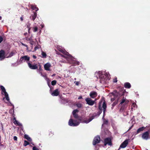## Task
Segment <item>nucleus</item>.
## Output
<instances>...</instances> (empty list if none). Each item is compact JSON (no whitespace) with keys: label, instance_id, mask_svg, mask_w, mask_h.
Masks as SVG:
<instances>
[{"label":"nucleus","instance_id":"1","mask_svg":"<svg viewBox=\"0 0 150 150\" xmlns=\"http://www.w3.org/2000/svg\"><path fill=\"white\" fill-rule=\"evenodd\" d=\"M95 75L98 79V78H99L100 82L102 84H103L105 82V81L106 80V78L108 76V74H103L101 71L96 72Z\"/></svg>","mask_w":150,"mask_h":150},{"label":"nucleus","instance_id":"39","mask_svg":"<svg viewBox=\"0 0 150 150\" xmlns=\"http://www.w3.org/2000/svg\"><path fill=\"white\" fill-rule=\"evenodd\" d=\"M117 103V101H115L112 104V105L113 107H114V106H115L116 105V104Z\"/></svg>","mask_w":150,"mask_h":150},{"label":"nucleus","instance_id":"53","mask_svg":"<svg viewBox=\"0 0 150 150\" xmlns=\"http://www.w3.org/2000/svg\"><path fill=\"white\" fill-rule=\"evenodd\" d=\"M28 34V33H24V35H25V36H26V35H27Z\"/></svg>","mask_w":150,"mask_h":150},{"label":"nucleus","instance_id":"32","mask_svg":"<svg viewBox=\"0 0 150 150\" xmlns=\"http://www.w3.org/2000/svg\"><path fill=\"white\" fill-rule=\"evenodd\" d=\"M29 143L27 141L25 140L24 141V143L23 144V145L24 146H26L28 145H29Z\"/></svg>","mask_w":150,"mask_h":150},{"label":"nucleus","instance_id":"36","mask_svg":"<svg viewBox=\"0 0 150 150\" xmlns=\"http://www.w3.org/2000/svg\"><path fill=\"white\" fill-rule=\"evenodd\" d=\"M16 53V52H11V53H10V57L14 55Z\"/></svg>","mask_w":150,"mask_h":150},{"label":"nucleus","instance_id":"4","mask_svg":"<svg viewBox=\"0 0 150 150\" xmlns=\"http://www.w3.org/2000/svg\"><path fill=\"white\" fill-rule=\"evenodd\" d=\"M80 123L76 120H73L72 119H70L69 122V125L71 126H76L78 125Z\"/></svg>","mask_w":150,"mask_h":150},{"label":"nucleus","instance_id":"5","mask_svg":"<svg viewBox=\"0 0 150 150\" xmlns=\"http://www.w3.org/2000/svg\"><path fill=\"white\" fill-rule=\"evenodd\" d=\"M112 94L114 97L119 98L124 96V93L123 91H120L117 92L116 91H115L114 92L112 93Z\"/></svg>","mask_w":150,"mask_h":150},{"label":"nucleus","instance_id":"6","mask_svg":"<svg viewBox=\"0 0 150 150\" xmlns=\"http://www.w3.org/2000/svg\"><path fill=\"white\" fill-rule=\"evenodd\" d=\"M107 144L110 146L112 145L111 139L110 137L106 138L104 140V145L106 146Z\"/></svg>","mask_w":150,"mask_h":150},{"label":"nucleus","instance_id":"9","mask_svg":"<svg viewBox=\"0 0 150 150\" xmlns=\"http://www.w3.org/2000/svg\"><path fill=\"white\" fill-rule=\"evenodd\" d=\"M87 103L90 105H93L94 104L95 101L92 100L90 98H87L85 99Z\"/></svg>","mask_w":150,"mask_h":150},{"label":"nucleus","instance_id":"47","mask_svg":"<svg viewBox=\"0 0 150 150\" xmlns=\"http://www.w3.org/2000/svg\"><path fill=\"white\" fill-rule=\"evenodd\" d=\"M3 38L1 37H0V43H1L3 41Z\"/></svg>","mask_w":150,"mask_h":150},{"label":"nucleus","instance_id":"54","mask_svg":"<svg viewBox=\"0 0 150 150\" xmlns=\"http://www.w3.org/2000/svg\"><path fill=\"white\" fill-rule=\"evenodd\" d=\"M37 49H38V47H35V50H36Z\"/></svg>","mask_w":150,"mask_h":150},{"label":"nucleus","instance_id":"20","mask_svg":"<svg viewBox=\"0 0 150 150\" xmlns=\"http://www.w3.org/2000/svg\"><path fill=\"white\" fill-rule=\"evenodd\" d=\"M59 92L58 89H56L53 91L51 93L53 96H57L59 94Z\"/></svg>","mask_w":150,"mask_h":150},{"label":"nucleus","instance_id":"15","mask_svg":"<svg viewBox=\"0 0 150 150\" xmlns=\"http://www.w3.org/2000/svg\"><path fill=\"white\" fill-rule=\"evenodd\" d=\"M72 56L71 57L69 58L71 59L70 62V63L73 65H79L80 64V62L72 59Z\"/></svg>","mask_w":150,"mask_h":150},{"label":"nucleus","instance_id":"37","mask_svg":"<svg viewBox=\"0 0 150 150\" xmlns=\"http://www.w3.org/2000/svg\"><path fill=\"white\" fill-rule=\"evenodd\" d=\"M10 107H11V108L13 110V112H14V106L10 102Z\"/></svg>","mask_w":150,"mask_h":150},{"label":"nucleus","instance_id":"7","mask_svg":"<svg viewBox=\"0 0 150 150\" xmlns=\"http://www.w3.org/2000/svg\"><path fill=\"white\" fill-rule=\"evenodd\" d=\"M103 114L102 117V119L103 121L104 120H106L104 118V117L105 116V112L106 110V108H107L106 104V102L105 100H104L103 103Z\"/></svg>","mask_w":150,"mask_h":150},{"label":"nucleus","instance_id":"8","mask_svg":"<svg viewBox=\"0 0 150 150\" xmlns=\"http://www.w3.org/2000/svg\"><path fill=\"white\" fill-rule=\"evenodd\" d=\"M150 130H149L147 131L146 132L143 133L142 135V138L146 140H147L149 138V132Z\"/></svg>","mask_w":150,"mask_h":150},{"label":"nucleus","instance_id":"49","mask_svg":"<svg viewBox=\"0 0 150 150\" xmlns=\"http://www.w3.org/2000/svg\"><path fill=\"white\" fill-rule=\"evenodd\" d=\"M115 100V98H112L111 99V101L112 102L114 101Z\"/></svg>","mask_w":150,"mask_h":150},{"label":"nucleus","instance_id":"51","mask_svg":"<svg viewBox=\"0 0 150 150\" xmlns=\"http://www.w3.org/2000/svg\"><path fill=\"white\" fill-rule=\"evenodd\" d=\"M76 85L78 86L79 85V82L77 81L76 83Z\"/></svg>","mask_w":150,"mask_h":150},{"label":"nucleus","instance_id":"35","mask_svg":"<svg viewBox=\"0 0 150 150\" xmlns=\"http://www.w3.org/2000/svg\"><path fill=\"white\" fill-rule=\"evenodd\" d=\"M76 105L79 108H81L82 107V104L80 103H78L76 104Z\"/></svg>","mask_w":150,"mask_h":150},{"label":"nucleus","instance_id":"18","mask_svg":"<svg viewBox=\"0 0 150 150\" xmlns=\"http://www.w3.org/2000/svg\"><path fill=\"white\" fill-rule=\"evenodd\" d=\"M95 117V116L93 115L88 119H84L83 121V122L84 123H88L91 122L93 119Z\"/></svg>","mask_w":150,"mask_h":150},{"label":"nucleus","instance_id":"50","mask_svg":"<svg viewBox=\"0 0 150 150\" xmlns=\"http://www.w3.org/2000/svg\"><path fill=\"white\" fill-rule=\"evenodd\" d=\"M82 98V96H80L78 98V99H81Z\"/></svg>","mask_w":150,"mask_h":150},{"label":"nucleus","instance_id":"40","mask_svg":"<svg viewBox=\"0 0 150 150\" xmlns=\"http://www.w3.org/2000/svg\"><path fill=\"white\" fill-rule=\"evenodd\" d=\"M102 108L103 107H102L100 104L98 106V109L99 110L102 111Z\"/></svg>","mask_w":150,"mask_h":150},{"label":"nucleus","instance_id":"2","mask_svg":"<svg viewBox=\"0 0 150 150\" xmlns=\"http://www.w3.org/2000/svg\"><path fill=\"white\" fill-rule=\"evenodd\" d=\"M0 87L2 90V93L3 94H4V95L5 96V97H4L3 98V100L5 101V99L7 101L6 102H9V99L8 96V94L6 92V90L4 87L2 86H0Z\"/></svg>","mask_w":150,"mask_h":150},{"label":"nucleus","instance_id":"58","mask_svg":"<svg viewBox=\"0 0 150 150\" xmlns=\"http://www.w3.org/2000/svg\"><path fill=\"white\" fill-rule=\"evenodd\" d=\"M149 130H150V129Z\"/></svg>","mask_w":150,"mask_h":150},{"label":"nucleus","instance_id":"23","mask_svg":"<svg viewBox=\"0 0 150 150\" xmlns=\"http://www.w3.org/2000/svg\"><path fill=\"white\" fill-rule=\"evenodd\" d=\"M124 96L123 97L122 100L120 103L119 105H122L123 103H125V104H127L129 103V101L127 100H125V98L124 99Z\"/></svg>","mask_w":150,"mask_h":150},{"label":"nucleus","instance_id":"10","mask_svg":"<svg viewBox=\"0 0 150 150\" xmlns=\"http://www.w3.org/2000/svg\"><path fill=\"white\" fill-rule=\"evenodd\" d=\"M100 141V136H97L94 138L93 142V145H95L96 144L99 143Z\"/></svg>","mask_w":150,"mask_h":150},{"label":"nucleus","instance_id":"42","mask_svg":"<svg viewBox=\"0 0 150 150\" xmlns=\"http://www.w3.org/2000/svg\"><path fill=\"white\" fill-rule=\"evenodd\" d=\"M102 111L99 110L97 112V115H98V116H99L101 114V113L102 112Z\"/></svg>","mask_w":150,"mask_h":150},{"label":"nucleus","instance_id":"41","mask_svg":"<svg viewBox=\"0 0 150 150\" xmlns=\"http://www.w3.org/2000/svg\"><path fill=\"white\" fill-rule=\"evenodd\" d=\"M33 150H39V149L36 146H33Z\"/></svg>","mask_w":150,"mask_h":150},{"label":"nucleus","instance_id":"11","mask_svg":"<svg viewBox=\"0 0 150 150\" xmlns=\"http://www.w3.org/2000/svg\"><path fill=\"white\" fill-rule=\"evenodd\" d=\"M128 143V139H126L124 142H123L120 146L118 150L120 148H125L127 145Z\"/></svg>","mask_w":150,"mask_h":150},{"label":"nucleus","instance_id":"12","mask_svg":"<svg viewBox=\"0 0 150 150\" xmlns=\"http://www.w3.org/2000/svg\"><path fill=\"white\" fill-rule=\"evenodd\" d=\"M28 66L30 69H38V67L37 64L33 65L31 64L30 62H27Z\"/></svg>","mask_w":150,"mask_h":150},{"label":"nucleus","instance_id":"55","mask_svg":"<svg viewBox=\"0 0 150 150\" xmlns=\"http://www.w3.org/2000/svg\"><path fill=\"white\" fill-rule=\"evenodd\" d=\"M49 85V86L50 88V90H51V89H52V86L51 87L49 85Z\"/></svg>","mask_w":150,"mask_h":150},{"label":"nucleus","instance_id":"33","mask_svg":"<svg viewBox=\"0 0 150 150\" xmlns=\"http://www.w3.org/2000/svg\"><path fill=\"white\" fill-rule=\"evenodd\" d=\"M57 83L56 81L54 80L52 81L51 82V84L53 86H54Z\"/></svg>","mask_w":150,"mask_h":150},{"label":"nucleus","instance_id":"21","mask_svg":"<svg viewBox=\"0 0 150 150\" xmlns=\"http://www.w3.org/2000/svg\"><path fill=\"white\" fill-rule=\"evenodd\" d=\"M51 65L50 63H47L45 64L44 65V68L47 71L50 70V67Z\"/></svg>","mask_w":150,"mask_h":150},{"label":"nucleus","instance_id":"48","mask_svg":"<svg viewBox=\"0 0 150 150\" xmlns=\"http://www.w3.org/2000/svg\"><path fill=\"white\" fill-rule=\"evenodd\" d=\"M20 20L22 21H23V15L20 18Z\"/></svg>","mask_w":150,"mask_h":150},{"label":"nucleus","instance_id":"14","mask_svg":"<svg viewBox=\"0 0 150 150\" xmlns=\"http://www.w3.org/2000/svg\"><path fill=\"white\" fill-rule=\"evenodd\" d=\"M59 50L64 54L67 56L66 57V58H71L72 57L71 55L69 54L68 52L66 51L65 50H63L62 49Z\"/></svg>","mask_w":150,"mask_h":150},{"label":"nucleus","instance_id":"29","mask_svg":"<svg viewBox=\"0 0 150 150\" xmlns=\"http://www.w3.org/2000/svg\"><path fill=\"white\" fill-rule=\"evenodd\" d=\"M31 8L33 10H35V11H37L38 10V8L34 5H32L31 6Z\"/></svg>","mask_w":150,"mask_h":150},{"label":"nucleus","instance_id":"31","mask_svg":"<svg viewBox=\"0 0 150 150\" xmlns=\"http://www.w3.org/2000/svg\"><path fill=\"white\" fill-rule=\"evenodd\" d=\"M33 30L34 32H36L38 30V28L37 26H35L33 28Z\"/></svg>","mask_w":150,"mask_h":150},{"label":"nucleus","instance_id":"22","mask_svg":"<svg viewBox=\"0 0 150 150\" xmlns=\"http://www.w3.org/2000/svg\"><path fill=\"white\" fill-rule=\"evenodd\" d=\"M146 128V127H139V129H138L136 132H135V134H137L143 131L144 129H145Z\"/></svg>","mask_w":150,"mask_h":150},{"label":"nucleus","instance_id":"52","mask_svg":"<svg viewBox=\"0 0 150 150\" xmlns=\"http://www.w3.org/2000/svg\"><path fill=\"white\" fill-rule=\"evenodd\" d=\"M33 57L34 59H36V57L35 55H33Z\"/></svg>","mask_w":150,"mask_h":150},{"label":"nucleus","instance_id":"46","mask_svg":"<svg viewBox=\"0 0 150 150\" xmlns=\"http://www.w3.org/2000/svg\"><path fill=\"white\" fill-rule=\"evenodd\" d=\"M22 44L23 45L26 47L27 48H28V46L27 45H26L25 44L23 43H22Z\"/></svg>","mask_w":150,"mask_h":150},{"label":"nucleus","instance_id":"24","mask_svg":"<svg viewBox=\"0 0 150 150\" xmlns=\"http://www.w3.org/2000/svg\"><path fill=\"white\" fill-rule=\"evenodd\" d=\"M37 16V13L36 12H34L33 14L31 15L30 17V18L33 21H34L35 19L36 18Z\"/></svg>","mask_w":150,"mask_h":150},{"label":"nucleus","instance_id":"44","mask_svg":"<svg viewBox=\"0 0 150 150\" xmlns=\"http://www.w3.org/2000/svg\"><path fill=\"white\" fill-rule=\"evenodd\" d=\"M113 81L114 82H115V83L117 82V78H116L114 79H113Z\"/></svg>","mask_w":150,"mask_h":150},{"label":"nucleus","instance_id":"17","mask_svg":"<svg viewBox=\"0 0 150 150\" xmlns=\"http://www.w3.org/2000/svg\"><path fill=\"white\" fill-rule=\"evenodd\" d=\"M79 110L77 109L74 110L72 112V114L74 117L76 119H78L79 116L78 114H76V112H78Z\"/></svg>","mask_w":150,"mask_h":150},{"label":"nucleus","instance_id":"26","mask_svg":"<svg viewBox=\"0 0 150 150\" xmlns=\"http://www.w3.org/2000/svg\"><path fill=\"white\" fill-rule=\"evenodd\" d=\"M126 104L123 105L121 107L120 109V111H123L125 110L127 108V106L126 105Z\"/></svg>","mask_w":150,"mask_h":150},{"label":"nucleus","instance_id":"38","mask_svg":"<svg viewBox=\"0 0 150 150\" xmlns=\"http://www.w3.org/2000/svg\"><path fill=\"white\" fill-rule=\"evenodd\" d=\"M30 24H28L27 25V28H28V32L29 33H30Z\"/></svg>","mask_w":150,"mask_h":150},{"label":"nucleus","instance_id":"56","mask_svg":"<svg viewBox=\"0 0 150 150\" xmlns=\"http://www.w3.org/2000/svg\"><path fill=\"white\" fill-rule=\"evenodd\" d=\"M1 17L0 16V20L1 19Z\"/></svg>","mask_w":150,"mask_h":150},{"label":"nucleus","instance_id":"19","mask_svg":"<svg viewBox=\"0 0 150 150\" xmlns=\"http://www.w3.org/2000/svg\"><path fill=\"white\" fill-rule=\"evenodd\" d=\"M89 95L91 98H94L97 96V93L96 92L93 91L90 92Z\"/></svg>","mask_w":150,"mask_h":150},{"label":"nucleus","instance_id":"45","mask_svg":"<svg viewBox=\"0 0 150 150\" xmlns=\"http://www.w3.org/2000/svg\"><path fill=\"white\" fill-rule=\"evenodd\" d=\"M13 139L15 141H17V138L16 136H14L13 137Z\"/></svg>","mask_w":150,"mask_h":150},{"label":"nucleus","instance_id":"3","mask_svg":"<svg viewBox=\"0 0 150 150\" xmlns=\"http://www.w3.org/2000/svg\"><path fill=\"white\" fill-rule=\"evenodd\" d=\"M30 57L26 55L21 57L19 60L18 62L17 65H18V64H21L23 63V62L29 61L30 60Z\"/></svg>","mask_w":150,"mask_h":150},{"label":"nucleus","instance_id":"27","mask_svg":"<svg viewBox=\"0 0 150 150\" xmlns=\"http://www.w3.org/2000/svg\"><path fill=\"white\" fill-rule=\"evenodd\" d=\"M62 102L64 104L66 103L69 102V100L65 98H62Z\"/></svg>","mask_w":150,"mask_h":150},{"label":"nucleus","instance_id":"28","mask_svg":"<svg viewBox=\"0 0 150 150\" xmlns=\"http://www.w3.org/2000/svg\"><path fill=\"white\" fill-rule=\"evenodd\" d=\"M24 138L29 141H31L32 140L30 138L28 135L25 134Z\"/></svg>","mask_w":150,"mask_h":150},{"label":"nucleus","instance_id":"13","mask_svg":"<svg viewBox=\"0 0 150 150\" xmlns=\"http://www.w3.org/2000/svg\"><path fill=\"white\" fill-rule=\"evenodd\" d=\"M12 115L13 117V118L11 119V120L13 121V123L16 126H21L22 125V124L19 122L16 119V118L15 117V115L13 114Z\"/></svg>","mask_w":150,"mask_h":150},{"label":"nucleus","instance_id":"57","mask_svg":"<svg viewBox=\"0 0 150 150\" xmlns=\"http://www.w3.org/2000/svg\"><path fill=\"white\" fill-rule=\"evenodd\" d=\"M9 57V56H8L7 57Z\"/></svg>","mask_w":150,"mask_h":150},{"label":"nucleus","instance_id":"30","mask_svg":"<svg viewBox=\"0 0 150 150\" xmlns=\"http://www.w3.org/2000/svg\"><path fill=\"white\" fill-rule=\"evenodd\" d=\"M42 57L43 58H46L47 56L46 54L44 52H42Z\"/></svg>","mask_w":150,"mask_h":150},{"label":"nucleus","instance_id":"34","mask_svg":"<svg viewBox=\"0 0 150 150\" xmlns=\"http://www.w3.org/2000/svg\"><path fill=\"white\" fill-rule=\"evenodd\" d=\"M108 120H104L103 121V124L107 125L108 124Z\"/></svg>","mask_w":150,"mask_h":150},{"label":"nucleus","instance_id":"16","mask_svg":"<svg viewBox=\"0 0 150 150\" xmlns=\"http://www.w3.org/2000/svg\"><path fill=\"white\" fill-rule=\"evenodd\" d=\"M5 58V52L3 50L0 51V61L3 60Z\"/></svg>","mask_w":150,"mask_h":150},{"label":"nucleus","instance_id":"43","mask_svg":"<svg viewBox=\"0 0 150 150\" xmlns=\"http://www.w3.org/2000/svg\"><path fill=\"white\" fill-rule=\"evenodd\" d=\"M136 106V105L135 103H133L132 104V107H135Z\"/></svg>","mask_w":150,"mask_h":150},{"label":"nucleus","instance_id":"25","mask_svg":"<svg viewBox=\"0 0 150 150\" xmlns=\"http://www.w3.org/2000/svg\"><path fill=\"white\" fill-rule=\"evenodd\" d=\"M124 87L127 88H130L131 87V85L129 82H126L124 84Z\"/></svg>","mask_w":150,"mask_h":150}]
</instances>
